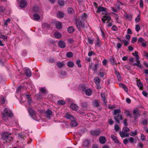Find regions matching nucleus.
I'll return each instance as SVG.
<instances>
[{
    "label": "nucleus",
    "instance_id": "nucleus-50",
    "mask_svg": "<svg viewBox=\"0 0 148 148\" xmlns=\"http://www.w3.org/2000/svg\"><path fill=\"white\" fill-rule=\"evenodd\" d=\"M132 54L133 55L135 56L136 59H139V57L138 54V53L137 51H135L134 53H133Z\"/></svg>",
    "mask_w": 148,
    "mask_h": 148
},
{
    "label": "nucleus",
    "instance_id": "nucleus-51",
    "mask_svg": "<svg viewBox=\"0 0 148 148\" xmlns=\"http://www.w3.org/2000/svg\"><path fill=\"white\" fill-rule=\"evenodd\" d=\"M87 16V15L86 14V13H84L83 15H82L80 18H79V19H80L81 20H84V19H86V18Z\"/></svg>",
    "mask_w": 148,
    "mask_h": 148
},
{
    "label": "nucleus",
    "instance_id": "nucleus-42",
    "mask_svg": "<svg viewBox=\"0 0 148 148\" xmlns=\"http://www.w3.org/2000/svg\"><path fill=\"white\" fill-rule=\"evenodd\" d=\"M115 74L116 75L117 77L118 80L120 81L121 80V75L120 73L117 71H116L115 72Z\"/></svg>",
    "mask_w": 148,
    "mask_h": 148
},
{
    "label": "nucleus",
    "instance_id": "nucleus-47",
    "mask_svg": "<svg viewBox=\"0 0 148 148\" xmlns=\"http://www.w3.org/2000/svg\"><path fill=\"white\" fill-rule=\"evenodd\" d=\"M140 14H139L138 16L135 19V21L136 22H139L140 20Z\"/></svg>",
    "mask_w": 148,
    "mask_h": 148
},
{
    "label": "nucleus",
    "instance_id": "nucleus-49",
    "mask_svg": "<svg viewBox=\"0 0 148 148\" xmlns=\"http://www.w3.org/2000/svg\"><path fill=\"white\" fill-rule=\"evenodd\" d=\"M95 45L96 46H97L100 47L101 45V43L100 41L99 38H98L96 43Z\"/></svg>",
    "mask_w": 148,
    "mask_h": 148
},
{
    "label": "nucleus",
    "instance_id": "nucleus-54",
    "mask_svg": "<svg viewBox=\"0 0 148 148\" xmlns=\"http://www.w3.org/2000/svg\"><path fill=\"white\" fill-rule=\"evenodd\" d=\"M88 41L89 44H92L93 42V40L91 39L90 38H88Z\"/></svg>",
    "mask_w": 148,
    "mask_h": 148
},
{
    "label": "nucleus",
    "instance_id": "nucleus-1",
    "mask_svg": "<svg viewBox=\"0 0 148 148\" xmlns=\"http://www.w3.org/2000/svg\"><path fill=\"white\" fill-rule=\"evenodd\" d=\"M2 138L4 140H6V142L10 143L13 140L11 134L8 132H5L2 134Z\"/></svg>",
    "mask_w": 148,
    "mask_h": 148
},
{
    "label": "nucleus",
    "instance_id": "nucleus-22",
    "mask_svg": "<svg viewBox=\"0 0 148 148\" xmlns=\"http://www.w3.org/2000/svg\"><path fill=\"white\" fill-rule=\"evenodd\" d=\"M25 73L27 76L30 77L31 76V71L29 68H27L25 69Z\"/></svg>",
    "mask_w": 148,
    "mask_h": 148
},
{
    "label": "nucleus",
    "instance_id": "nucleus-4",
    "mask_svg": "<svg viewBox=\"0 0 148 148\" xmlns=\"http://www.w3.org/2000/svg\"><path fill=\"white\" fill-rule=\"evenodd\" d=\"M101 132L100 130H92L90 132V133L92 136H97L99 135L100 133Z\"/></svg>",
    "mask_w": 148,
    "mask_h": 148
},
{
    "label": "nucleus",
    "instance_id": "nucleus-9",
    "mask_svg": "<svg viewBox=\"0 0 148 148\" xmlns=\"http://www.w3.org/2000/svg\"><path fill=\"white\" fill-rule=\"evenodd\" d=\"M103 18H102V21L104 23H105V21H109L111 19V17L109 15H105L103 17Z\"/></svg>",
    "mask_w": 148,
    "mask_h": 148
},
{
    "label": "nucleus",
    "instance_id": "nucleus-61",
    "mask_svg": "<svg viewBox=\"0 0 148 148\" xmlns=\"http://www.w3.org/2000/svg\"><path fill=\"white\" fill-rule=\"evenodd\" d=\"M129 140L131 143H133L134 142L135 140L132 137H130L129 138Z\"/></svg>",
    "mask_w": 148,
    "mask_h": 148
},
{
    "label": "nucleus",
    "instance_id": "nucleus-7",
    "mask_svg": "<svg viewBox=\"0 0 148 148\" xmlns=\"http://www.w3.org/2000/svg\"><path fill=\"white\" fill-rule=\"evenodd\" d=\"M136 63H135L132 64L131 63V64L133 66H136L140 68V69H142V64L140 63V61L139 60V59H136Z\"/></svg>",
    "mask_w": 148,
    "mask_h": 148
},
{
    "label": "nucleus",
    "instance_id": "nucleus-62",
    "mask_svg": "<svg viewBox=\"0 0 148 148\" xmlns=\"http://www.w3.org/2000/svg\"><path fill=\"white\" fill-rule=\"evenodd\" d=\"M123 42H124V44L125 46H127L129 44V42L127 41L126 40H125L124 39L123 41Z\"/></svg>",
    "mask_w": 148,
    "mask_h": 148
},
{
    "label": "nucleus",
    "instance_id": "nucleus-58",
    "mask_svg": "<svg viewBox=\"0 0 148 148\" xmlns=\"http://www.w3.org/2000/svg\"><path fill=\"white\" fill-rule=\"evenodd\" d=\"M135 29L136 31L138 32L140 29V26L139 25H136V26Z\"/></svg>",
    "mask_w": 148,
    "mask_h": 148
},
{
    "label": "nucleus",
    "instance_id": "nucleus-23",
    "mask_svg": "<svg viewBox=\"0 0 148 148\" xmlns=\"http://www.w3.org/2000/svg\"><path fill=\"white\" fill-rule=\"evenodd\" d=\"M26 99H27L28 104L29 105H31L32 103V100L30 97V95H25Z\"/></svg>",
    "mask_w": 148,
    "mask_h": 148
},
{
    "label": "nucleus",
    "instance_id": "nucleus-10",
    "mask_svg": "<svg viewBox=\"0 0 148 148\" xmlns=\"http://www.w3.org/2000/svg\"><path fill=\"white\" fill-rule=\"evenodd\" d=\"M32 10L34 13H38L40 11L39 8L36 5H33L32 8Z\"/></svg>",
    "mask_w": 148,
    "mask_h": 148
},
{
    "label": "nucleus",
    "instance_id": "nucleus-55",
    "mask_svg": "<svg viewBox=\"0 0 148 148\" xmlns=\"http://www.w3.org/2000/svg\"><path fill=\"white\" fill-rule=\"evenodd\" d=\"M80 62L81 61L80 60H77L76 61V64L79 67H82V65L80 64Z\"/></svg>",
    "mask_w": 148,
    "mask_h": 148
},
{
    "label": "nucleus",
    "instance_id": "nucleus-52",
    "mask_svg": "<svg viewBox=\"0 0 148 148\" xmlns=\"http://www.w3.org/2000/svg\"><path fill=\"white\" fill-rule=\"evenodd\" d=\"M123 131L127 132H130V129L126 127H124L123 128Z\"/></svg>",
    "mask_w": 148,
    "mask_h": 148
},
{
    "label": "nucleus",
    "instance_id": "nucleus-6",
    "mask_svg": "<svg viewBox=\"0 0 148 148\" xmlns=\"http://www.w3.org/2000/svg\"><path fill=\"white\" fill-rule=\"evenodd\" d=\"M28 112L30 116L33 117L36 115V113L35 111L31 107H29L27 109Z\"/></svg>",
    "mask_w": 148,
    "mask_h": 148
},
{
    "label": "nucleus",
    "instance_id": "nucleus-28",
    "mask_svg": "<svg viewBox=\"0 0 148 148\" xmlns=\"http://www.w3.org/2000/svg\"><path fill=\"white\" fill-rule=\"evenodd\" d=\"M99 140L100 143L104 144L106 142V139L103 136H101L99 138Z\"/></svg>",
    "mask_w": 148,
    "mask_h": 148
},
{
    "label": "nucleus",
    "instance_id": "nucleus-25",
    "mask_svg": "<svg viewBox=\"0 0 148 148\" xmlns=\"http://www.w3.org/2000/svg\"><path fill=\"white\" fill-rule=\"evenodd\" d=\"M125 16L127 20L130 21L132 20V15L130 14H125Z\"/></svg>",
    "mask_w": 148,
    "mask_h": 148
},
{
    "label": "nucleus",
    "instance_id": "nucleus-2",
    "mask_svg": "<svg viewBox=\"0 0 148 148\" xmlns=\"http://www.w3.org/2000/svg\"><path fill=\"white\" fill-rule=\"evenodd\" d=\"M140 111L138 109H135L133 110V114L134 121L137 119L140 116Z\"/></svg>",
    "mask_w": 148,
    "mask_h": 148
},
{
    "label": "nucleus",
    "instance_id": "nucleus-37",
    "mask_svg": "<svg viewBox=\"0 0 148 148\" xmlns=\"http://www.w3.org/2000/svg\"><path fill=\"white\" fill-rule=\"evenodd\" d=\"M101 96L102 98V100H103L104 102L106 103H107V101L106 100L105 94L104 93H101Z\"/></svg>",
    "mask_w": 148,
    "mask_h": 148
},
{
    "label": "nucleus",
    "instance_id": "nucleus-40",
    "mask_svg": "<svg viewBox=\"0 0 148 148\" xmlns=\"http://www.w3.org/2000/svg\"><path fill=\"white\" fill-rule=\"evenodd\" d=\"M89 144V141L88 140H86L83 143V145L85 147H88Z\"/></svg>",
    "mask_w": 148,
    "mask_h": 148
},
{
    "label": "nucleus",
    "instance_id": "nucleus-48",
    "mask_svg": "<svg viewBox=\"0 0 148 148\" xmlns=\"http://www.w3.org/2000/svg\"><path fill=\"white\" fill-rule=\"evenodd\" d=\"M111 137L112 139L116 143H118V139H117L116 137L114 135H112Z\"/></svg>",
    "mask_w": 148,
    "mask_h": 148
},
{
    "label": "nucleus",
    "instance_id": "nucleus-45",
    "mask_svg": "<svg viewBox=\"0 0 148 148\" xmlns=\"http://www.w3.org/2000/svg\"><path fill=\"white\" fill-rule=\"evenodd\" d=\"M39 90L43 93H46V90L45 87L40 88L39 89Z\"/></svg>",
    "mask_w": 148,
    "mask_h": 148
},
{
    "label": "nucleus",
    "instance_id": "nucleus-15",
    "mask_svg": "<svg viewBox=\"0 0 148 148\" xmlns=\"http://www.w3.org/2000/svg\"><path fill=\"white\" fill-rule=\"evenodd\" d=\"M58 45L59 47L62 48H65L66 46L65 43L62 40H60L59 41Z\"/></svg>",
    "mask_w": 148,
    "mask_h": 148
},
{
    "label": "nucleus",
    "instance_id": "nucleus-35",
    "mask_svg": "<svg viewBox=\"0 0 148 148\" xmlns=\"http://www.w3.org/2000/svg\"><path fill=\"white\" fill-rule=\"evenodd\" d=\"M94 81L95 83L97 85H99L100 82V79L98 77H96L94 79Z\"/></svg>",
    "mask_w": 148,
    "mask_h": 148
},
{
    "label": "nucleus",
    "instance_id": "nucleus-63",
    "mask_svg": "<svg viewBox=\"0 0 148 148\" xmlns=\"http://www.w3.org/2000/svg\"><path fill=\"white\" fill-rule=\"evenodd\" d=\"M144 41V40L142 38H139L138 39V42L139 43H141Z\"/></svg>",
    "mask_w": 148,
    "mask_h": 148
},
{
    "label": "nucleus",
    "instance_id": "nucleus-39",
    "mask_svg": "<svg viewBox=\"0 0 148 148\" xmlns=\"http://www.w3.org/2000/svg\"><path fill=\"white\" fill-rule=\"evenodd\" d=\"M74 63L73 62L71 61H69L67 63V65L69 67H72L74 66Z\"/></svg>",
    "mask_w": 148,
    "mask_h": 148
},
{
    "label": "nucleus",
    "instance_id": "nucleus-8",
    "mask_svg": "<svg viewBox=\"0 0 148 148\" xmlns=\"http://www.w3.org/2000/svg\"><path fill=\"white\" fill-rule=\"evenodd\" d=\"M100 101L98 100H95L93 101V106L95 107H98L100 106Z\"/></svg>",
    "mask_w": 148,
    "mask_h": 148
},
{
    "label": "nucleus",
    "instance_id": "nucleus-30",
    "mask_svg": "<svg viewBox=\"0 0 148 148\" xmlns=\"http://www.w3.org/2000/svg\"><path fill=\"white\" fill-rule=\"evenodd\" d=\"M110 63L112 65H117V63L116 62L115 59L114 57H111L110 58Z\"/></svg>",
    "mask_w": 148,
    "mask_h": 148
},
{
    "label": "nucleus",
    "instance_id": "nucleus-33",
    "mask_svg": "<svg viewBox=\"0 0 148 148\" xmlns=\"http://www.w3.org/2000/svg\"><path fill=\"white\" fill-rule=\"evenodd\" d=\"M75 29L74 27L72 26H70L69 27L67 28V31L69 33H71L74 32Z\"/></svg>",
    "mask_w": 148,
    "mask_h": 148
},
{
    "label": "nucleus",
    "instance_id": "nucleus-16",
    "mask_svg": "<svg viewBox=\"0 0 148 148\" xmlns=\"http://www.w3.org/2000/svg\"><path fill=\"white\" fill-rule=\"evenodd\" d=\"M65 117L67 119L70 120L71 121H73V120L76 119L73 116L68 114V113L66 114Z\"/></svg>",
    "mask_w": 148,
    "mask_h": 148
},
{
    "label": "nucleus",
    "instance_id": "nucleus-26",
    "mask_svg": "<svg viewBox=\"0 0 148 148\" xmlns=\"http://www.w3.org/2000/svg\"><path fill=\"white\" fill-rule=\"evenodd\" d=\"M56 25L57 29H60L62 27V23L60 22H57L56 23Z\"/></svg>",
    "mask_w": 148,
    "mask_h": 148
},
{
    "label": "nucleus",
    "instance_id": "nucleus-3",
    "mask_svg": "<svg viewBox=\"0 0 148 148\" xmlns=\"http://www.w3.org/2000/svg\"><path fill=\"white\" fill-rule=\"evenodd\" d=\"M76 25L79 31H81V28H83L84 27V22L76 20Z\"/></svg>",
    "mask_w": 148,
    "mask_h": 148
},
{
    "label": "nucleus",
    "instance_id": "nucleus-64",
    "mask_svg": "<svg viewBox=\"0 0 148 148\" xmlns=\"http://www.w3.org/2000/svg\"><path fill=\"white\" fill-rule=\"evenodd\" d=\"M112 29L114 31H116L118 29L117 27L115 25H114L112 27Z\"/></svg>",
    "mask_w": 148,
    "mask_h": 148
},
{
    "label": "nucleus",
    "instance_id": "nucleus-20",
    "mask_svg": "<svg viewBox=\"0 0 148 148\" xmlns=\"http://www.w3.org/2000/svg\"><path fill=\"white\" fill-rule=\"evenodd\" d=\"M70 125L73 127L77 126V123L76 122V119H75L74 120H73V121H71V122L70 123Z\"/></svg>",
    "mask_w": 148,
    "mask_h": 148
},
{
    "label": "nucleus",
    "instance_id": "nucleus-27",
    "mask_svg": "<svg viewBox=\"0 0 148 148\" xmlns=\"http://www.w3.org/2000/svg\"><path fill=\"white\" fill-rule=\"evenodd\" d=\"M56 64L59 68H62L64 65V64L63 62H56Z\"/></svg>",
    "mask_w": 148,
    "mask_h": 148
},
{
    "label": "nucleus",
    "instance_id": "nucleus-32",
    "mask_svg": "<svg viewBox=\"0 0 148 148\" xmlns=\"http://www.w3.org/2000/svg\"><path fill=\"white\" fill-rule=\"evenodd\" d=\"M57 17L59 18H62L64 17V13L61 11H59L57 14Z\"/></svg>",
    "mask_w": 148,
    "mask_h": 148
},
{
    "label": "nucleus",
    "instance_id": "nucleus-41",
    "mask_svg": "<svg viewBox=\"0 0 148 148\" xmlns=\"http://www.w3.org/2000/svg\"><path fill=\"white\" fill-rule=\"evenodd\" d=\"M120 86H122L126 92L128 91V88L125 85L123 84H120Z\"/></svg>",
    "mask_w": 148,
    "mask_h": 148
},
{
    "label": "nucleus",
    "instance_id": "nucleus-19",
    "mask_svg": "<svg viewBox=\"0 0 148 148\" xmlns=\"http://www.w3.org/2000/svg\"><path fill=\"white\" fill-rule=\"evenodd\" d=\"M46 116L48 119H50V116L52 114V112L50 110H48L46 112Z\"/></svg>",
    "mask_w": 148,
    "mask_h": 148
},
{
    "label": "nucleus",
    "instance_id": "nucleus-38",
    "mask_svg": "<svg viewBox=\"0 0 148 148\" xmlns=\"http://www.w3.org/2000/svg\"><path fill=\"white\" fill-rule=\"evenodd\" d=\"M34 18L35 20L38 21L39 20L40 17L39 15L36 13L34 15Z\"/></svg>",
    "mask_w": 148,
    "mask_h": 148
},
{
    "label": "nucleus",
    "instance_id": "nucleus-18",
    "mask_svg": "<svg viewBox=\"0 0 148 148\" xmlns=\"http://www.w3.org/2000/svg\"><path fill=\"white\" fill-rule=\"evenodd\" d=\"M27 2L25 0H22L21 1L20 7L21 8H25L27 6Z\"/></svg>",
    "mask_w": 148,
    "mask_h": 148
},
{
    "label": "nucleus",
    "instance_id": "nucleus-24",
    "mask_svg": "<svg viewBox=\"0 0 148 148\" xmlns=\"http://www.w3.org/2000/svg\"><path fill=\"white\" fill-rule=\"evenodd\" d=\"M85 93L87 95L90 96L92 95V91L90 89H88L85 90Z\"/></svg>",
    "mask_w": 148,
    "mask_h": 148
},
{
    "label": "nucleus",
    "instance_id": "nucleus-17",
    "mask_svg": "<svg viewBox=\"0 0 148 148\" xmlns=\"http://www.w3.org/2000/svg\"><path fill=\"white\" fill-rule=\"evenodd\" d=\"M70 107L72 110L75 111H76L78 108V107L77 106L73 103H72L71 104Z\"/></svg>",
    "mask_w": 148,
    "mask_h": 148
},
{
    "label": "nucleus",
    "instance_id": "nucleus-46",
    "mask_svg": "<svg viewBox=\"0 0 148 148\" xmlns=\"http://www.w3.org/2000/svg\"><path fill=\"white\" fill-rule=\"evenodd\" d=\"M124 112L126 114V116L127 117L130 116V118L132 117V115L130 114V111L128 110H125Z\"/></svg>",
    "mask_w": 148,
    "mask_h": 148
},
{
    "label": "nucleus",
    "instance_id": "nucleus-43",
    "mask_svg": "<svg viewBox=\"0 0 148 148\" xmlns=\"http://www.w3.org/2000/svg\"><path fill=\"white\" fill-rule=\"evenodd\" d=\"M58 4L60 6H63L64 4V2L63 0H58Z\"/></svg>",
    "mask_w": 148,
    "mask_h": 148
},
{
    "label": "nucleus",
    "instance_id": "nucleus-5",
    "mask_svg": "<svg viewBox=\"0 0 148 148\" xmlns=\"http://www.w3.org/2000/svg\"><path fill=\"white\" fill-rule=\"evenodd\" d=\"M116 123H119L120 120H122L123 119V116L121 114H118L115 116L114 117Z\"/></svg>",
    "mask_w": 148,
    "mask_h": 148
},
{
    "label": "nucleus",
    "instance_id": "nucleus-14",
    "mask_svg": "<svg viewBox=\"0 0 148 148\" xmlns=\"http://www.w3.org/2000/svg\"><path fill=\"white\" fill-rule=\"evenodd\" d=\"M98 64H95L94 66H93L92 64L90 65V68L94 71H96L97 70V68L98 66Z\"/></svg>",
    "mask_w": 148,
    "mask_h": 148
},
{
    "label": "nucleus",
    "instance_id": "nucleus-44",
    "mask_svg": "<svg viewBox=\"0 0 148 148\" xmlns=\"http://www.w3.org/2000/svg\"><path fill=\"white\" fill-rule=\"evenodd\" d=\"M66 56L68 58H71L73 57V54L71 52H68L66 53Z\"/></svg>",
    "mask_w": 148,
    "mask_h": 148
},
{
    "label": "nucleus",
    "instance_id": "nucleus-12",
    "mask_svg": "<svg viewBox=\"0 0 148 148\" xmlns=\"http://www.w3.org/2000/svg\"><path fill=\"white\" fill-rule=\"evenodd\" d=\"M4 112L9 117H11L13 116L12 114L11 111L8 110L7 108H5Z\"/></svg>",
    "mask_w": 148,
    "mask_h": 148
},
{
    "label": "nucleus",
    "instance_id": "nucleus-34",
    "mask_svg": "<svg viewBox=\"0 0 148 148\" xmlns=\"http://www.w3.org/2000/svg\"><path fill=\"white\" fill-rule=\"evenodd\" d=\"M113 115L116 116L118 114H119L121 113V111L120 110L115 109L113 111Z\"/></svg>",
    "mask_w": 148,
    "mask_h": 148
},
{
    "label": "nucleus",
    "instance_id": "nucleus-53",
    "mask_svg": "<svg viewBox=\"0 0 148 148\" xmlns=\"http://www.w3.org/2000/svg\"><path fill=\"white\" fill-rule=\"evenodd\" d=\"M10 19V18H8L5 21L4 23V25L7 26L8 25V23H9Z\"/></svg>",
    "mask_w": 148,
    "mask_h": 148
},
{
    "label": "nucleus",
    "instance_id": "nucleus-31",
    "mask_svg": "<svg viewBox=\"0 0 148 148\" xmlns=\"http://www.w3.org/2000/svg\"><path fill=\"white\" fill-rule=\"evenodd\" d=\"M137 84L138 87H139L140 89L142 90L143 84L140 80L137 81Z\"/></svg>",
    "mask_w": 148,
    "mask_h": 148
},
{
    "label": "nucleus",
    "instance_id": "nucleus-59",
    "mask_svg": "<svg viewBox=\"0 0 148 148\" xmlns=\"http://www.w3.org/2000/svg\"><path fill=\"white\" fill-rule=\"evenodd\" d=\"M115 130L116 132H118L119 130V127L118 125L117 124H115L114 126Z\"/></svg>",
    "mask_w": 148,
    "mask_h": 148
},
{
    "label": "nucleus",
    "instance_id": "nucleus-29",
    "mask_svg": "<svg viewBox=\"0 0 148 148\" xmlns=\"http://www.w3.org/2000/svg\"><path fill=\"white\" fill-rule=\"evenodd\" d=\"M106 10V8L103 7H99L98 8L97 12L99 13L101 12H105Z\"/></svg>",
    "mask_w": 148,
    "mask_h": 148
},
{
    "label": "nucleus",
    "instance_id": "nucleus-36",
    "mask_svg": "<svg viewBox=\"0 0 148 148\" xmlns=\"http://www.w3.org/2000/svg\"><path fill=\"white\" fill-rule=\"evenodd\" d=\"M55 36L57 38H60L61 36V35L60 33L58 32H55L54 33Z\"/></svg>",
    "mask_w": 148,
    "mask_h": 148
},
{
    "label": "nucleus",
    "instance_id": "nucleus-56",
    "mask_svg": "<svg viewBox=\"0 0 148 148\" xmlns=\"http://www.w3.org/2000/svg\"><path fill=\"white\" fill-rule=\"evenodd\" d=\"M58 103L59 104L62 105H64L65 104V102L62 100H60L58 101Z\"/></svg>",
    "mask_w": 148,
    "mask_h": 148
},
{
    "label": "nucleus",
    "instance_id": "nucleus-57",
    "mask_svg": "<svg viewBox=\"0 0 148 148\" xmlns=\"http://www.w3.org/2000/svg\"><path fill=\"white\" fill-rule=\"evenodd\" d=\"M131 135V136H135L137 134V132L136 130L135 131H132L130 133Z\"/></svg>",
    "mask_w": 148,
    "mask_h": 148
},
{
    "label": "nucleus",
    "instance_id": "nucleus-13",
    "mask_svg": "<svg viewBox=\"0 0 148 148\" xmlns=\"http://www.w3.org/2000/svg\"><path fill=\"white\" fill-rule=\"evenodd\" d=\"M119 134L122 138L128 137L129 136V134L127 133L126 132L122 131V132H120Z\"/></svg>",
    "mask_w": 148,
    "mask_h": 148
},
{
    "label": "nucleus",
    "instance_id": "nucleus-60",
    "mask_svg": "<svg viewBox=\"0 0 148 148\" xmlns=\"http://www.w3.org/2000/svg\"><path fill=\"white\" fill-rule=\"evenodd\" d=\"M137 40V38L136 37H134L132 38L131 42L132 43H134L135 42H136Z\"/></svg>",
    "mask_w": 148,
    "mask_h": 148
},
{
    "label": "nucleus",
    "instance_id": "nucleus-21",
    "mask_svg": "<svg viewBox=\"0 0 148 148\" xmlns=\"http://www.w3.org/2000/svg\"><path fill=\"white\" fill-rule=\"evenodd\" d=\"M50 26V25L49 24L45 22L43 23L42 25V28L45 29L49 28Z\"/></svg>",
    "mask_w": 148,
    "mask_h": 148
},
{
    "label": "nucleus",
    "instance_id": "nucleus-11",
    "mask_svg": "<svg viewBox=\"0 0 148 148\" xmlns=\"http://www.w3.org/2000/svg\"><path fill=\"white\" fill-rule=\"evenodd\" d=\"M88 102H83L81 103V107L83 110L86 109L88 107Z\"/></svg>",
    "mask_w": 148,
    "mask_h": 148
}]
</instances>
